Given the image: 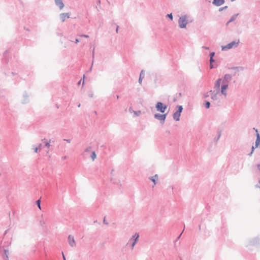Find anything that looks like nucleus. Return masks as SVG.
I'll return each mask as SVG.
<instances>
[{
    "instance_id": "nucleus-1",
    "label": "nucleus",
    "mask_w": 260,
    "mask_h": 260,
    "mask_svg": "<svg viewBox=\"0 0 260 260\" xmlns=\"http://www.w3.org/2000/svg\"><path fill=\"white\" fill-rule=\"evenodd\" d=\"M188 16L187 15H182L178 19V25L181 28H184L186 27L188 23L187 19Z\"/></svg>"
},
{
    "instance_id": "nucleus-2",
    "label": "nucleus",
    "mask_w": 260,
    "mask_h": 260,
    "mask_svg": "<svg viewBox=\"0 0 260 260\" xmlns=\"http://www.w3.org/2000/svg\"><path fill=\"white\" fill-rule=\"evenodd\" d=\"M155 108L157 111L164 113L167 109V106L162 102H158L155 105Z\"/></svg>"
},
{
    "instance_id": "nucleus-3",
    "label": "nucleus",
    "mask_w": 260,
    "mask_h": 260,
    "mask_svg": "<svg viewBox=\"0 0 260 260\" xmlns=\"http://www.w3.org/2000/svg\"><path fill=\"white\" fill-rule=\"evenodd\" d=\"M236 74V72L232 74H226L224 75L223 79H222V82L223 84H228L229 82H230L232 80L233 76H235Z\"/></svg>"
},
{
    "instance_id": "nucleus-4",
    "label": "nucleus",
    "mask_w": 260,
    "mask_h": 260,
    "mask_svg": "<svg viewBox=\"0 0 260 260\" xmlns=\"http://www.w3.org/2000/svg\"><path fill=\"white\" fill-rule=\"evenodd\" d=\"M167 115V113L163 114H161L159 113H156L154 115V117L155 119L159 120L161 124H164L165 121V120L166 119Z\"/></svg>"
},
{
    "instance_id": "nucleus-5",
    "label": "nucleus",
    "mask_w": 260,
    "mask_h": 260,
    "mask_svg": "<svg viewBox=\"0 0 260 260\" xmlns=\"http://www.w3.org/2000/svg\"><path fill=\"white\" fill-rule=\"evenodd\" d=\"M239 42V41H238V42H236V41H233L231 43L227 44L226 45L222 46V50H228V49H231L234 47H237Z\"/></svg>"
},
{
    "instance_id": "nucleus-6",
    "label": "nucleus",
    "mask_w": 260,
    "mask_h": 260,
    "mask_svg": "<svg viewBox=\"0 0 260 260\" xmlns=\"http://www.w3.org/2000/svg\"><path fill=\"white\" fill-rule=\"evenodd\" d=\"M139 238V234L137 233H136L132 238L129 240L128 243L131 241H133L131 244L132 249H133L134 246H135L136 243L138 241Z\"/></svg>"
},
{
    "instance_id": "nucleus-7",
    "label": "nucleus",
    "mask_w": 260,
    "mask_h": 260,
    "mask_svg": "<svg viewBox=\"0 0 260 260\" xmlns=\"http://www.w3.org/2000/svg\"><path fill=\"white\" fill-rule=\"evenodd\" d=\"M0 253H1L4 260H9V252L8 249H3L2 247H0Z\"/></svg>"
},
{
    "instance_id": "nucleus-8",
    "label": "nucleus",
    "mask_w": 260,
    "mask_h": 260,
    "mask_svg": "<svg viewBox=\"0 0 260 260\" xmlns=\"http://www.w3.org/2000/svg\"><path fill=\"white\" fill-rule=\"evenodd\" d=\"M115 171L114 169L111 170L110 172V175H111V181L114 184H118V182H119V180H117L114 178V177L115 176Z\"/></svg>"
},
{
    "instance_id": "nucleus-9",
    "label": "nucleus",
    "mask_w": 260,
    "mask_h": 260,
    "mask_svg": "<svg viewBox=\"0 0 260 260\" xmlns=\"http://www.w3.org/2000/svg\"><path fill=\"white\" fill-rule=\"evenodd\" d=\"M60 19L61 22H64L66 19L70 18V14L69 13H63L59 15Z\"/></svg>"
},
{
    "instance_id": "nucleus-10",
    "label": "nucleus",
    "mask_w": 260,
    "mask_h": 260,
    "mask_svg": "<svg viewBox=\"0 0 260 260\" xmlns=\"http://www.w3.org/2000/svg\"><path fill=\"white\" fill-rule=\"evenodd\" d=\"M228 88V84H222L221 87V93L222 94L224 95L225 96L227 95V92L226 90Z\"/></svg>"
},
{
    "instance_id": "nucleus-11",
    "label": "nucleus",
    "mask_w": 260,
    "mask_h": 260,
    "mask_svg": "<svg viewBox=\"0 0 260 260\" xmlns=\"http://www.w3.org/2000/svg\"><path fill=\"white\" fill-rule=\"evenodd\" d=\"M68 240L69 243L71 247H73L75 246V242L74 237L71 235H69L68 236Z\"/></svg>"
},
{
    "instance_id": "nucleus-12",
    "label": "nucleus",
    "mask_w": 260,
    "mask_h": 260,
    "mask_svg": "<svg viewBox=\"0 0 260 260\" xmlns=\"http://www.w3.org/2000/svg\"><path fill=\"white\" fill-rule=\"evenodd\" d=\"M221 81V78H219L216 81L214 85V88L216 89V91H219L220 83Z\"/></svg>"
},
{
    "instance_id": "nucleus-13",
    "label": "nucleus",
    "mask_w": 260,
    "mask_h": 260,
    "mask_svg": "<svg viewBox=\"0 0 260 260\" xmlns=\"http://www.w3.org/2000/svg\"><path fill=\"white\" fill-rule=\"evenodd\" d=\"M55 3L56 6L59 7L60 10H61L64 7V4L63 3L62 0H55Z\"/></svg>"
},
{
    "instance_id": "nucleus-14",
    "label": "nucleus",
    "mask_w": 260,
    "mask_h": 260,
    "mask_svg": "<svg viewBox=\"0 0 260 260\" xmlns=\"http://www.w3.org/2000/svg\"><path fill=\"white\" fill-rule=\"evenodd\" d=\"M224 0H213L212 4L216 6H220L224 3Z\"/></svg>"
},
{
    "instance_id": "nucleus-15",
    "label": "nucleus",
    "mask_w": 260,
    "mask_h": 260,
    "mask_svg": "<svg viewBox=\"0 0 260 260\" xmlns=\"http://www.w3.org/2000/svg\"><path fill=\"white\" fill-rule=\"evenodd\" d=\"M181 113L179 112H178L176 111L174 113L173 115V117L174 120L176 121H179L180 120V116Z\"/></svg>"
},
{
    "instance_id": "nucleus-16",
    "label": "nucleus",
    "mask_w": 260,
    "mask_h": 260,
    "mask_svg": "<svg viewBox=\"0 0 260 260\" xmlns=\"http://www.w3.org/2000/svg\"><path fill=\"white\" fill-rule=\"evenodd\" d=\"M149 180H150L151 181H152L154 183V185L156 184V181L158 179V176L157 174H155L153 176H151L149 178Z\"/></svg>"
},
{
    "instance_id": "nucleus-17",
    "label": "nucleus",
    "mask_w": 260,
    "mask_h": 260,
    "mask_svg": "<svg viewBox=\"0 0 260 260\" xmlns=\"http://www.w3.org/2000/svg\"><path fill=\"white\" fill-rule=\"evenodd\" d=\"M218 92L219 91H216V92L212 91L211 98L213 100L216 101L218 99L217 94L218 93Z\"/></svg>"
},
{
    "instance_id": "nucleus-18",
    "label": "nucleus",
    "mask_w": 260,
    "mask_h": 260,
    "mask_svg": "<svg viewBox=\"0 0 260 260\" xmlns=\"http://www.w3.org/2000/svg\"><path fill=\"white\" fill-rule=\"evenodd\" d=\"M23 99H24L22 101V103L27 104L29 102L28 95L26 93L23 94Z\"/></svg>"
},
{
    "instance_id": "nucleus-19",
    "label": "nucleus",
    "mask_w": 260,
    "mask_h": 260,
    "mask_svg": "<svg viewBox=\"0 0 260 260\" xmlns=\"http://www.w3.org/2000/svg\"><path fill=\"white\" fill-rule=\"evenodd\" d=\"M144 77H145L144 71L143 70H142L141 71V73H140V74L139 79V80H138V82H139V83L140 84L142 83V80L144 78Z\"/></svg>"
},
{
    "instance_id": "nucleus-20",
    "label": "nucleus",
    "mask_w": 260,
    "mask_h": 260,
    "mask_svg": "<svg viewBox=\"0 0 260 260\" xmlns=\"http://www.w3.org/2000/svg\"><path fill=\"white\" fill-rule=\"evenodd\" d=\"M260 143V135L259 133H257L256 134V139L255 141V147H257Z\"/></svg>"
},
{
    "instance_id": "nucleus-21",
    "label": "nucleus",
    "mask_w": 260,
    "mask_h": 260,
    "mask_svg": "<svg viewBox=\"0 0 260 260\" xmlns=\"http://www.w3.org/2000/svg\"><path fill=\"white\" fill-rule=\"evenodd\" d=\"M238 15H239L238 13L233 15L231 17L230 19L229 20V22H232L234 21L236 19V18H237V16H238Z\"/></svg>"
},
{
    "instance_id": "nucleus-22",
    "label": "nucleus",
    "mask_w": 260,
    "mask_h": 260,
    "mask_svg": "<svg viewBox=\"0 0 260 260\" xmlns=\"http://www.w3.org/2000/svg\"><path fill=\"white\" fill-rule=\"evenodd\" d=\"M91 152V147L88 146L84 150V152L83 153V155H84L85 153L86 152Z\"/></svg>"
},
{
    "instance_id": "nucleus-23",
    "label": "nucleus",
    "mask_w": 260,
    "mask_h": 260,
    "mask_svg": "<svg viewBox=\"0 0 260 260\" xmlns=\"http://www.w3.org/2000/svg\"><path fill=\"white\" fill-rule=\"evenodd\" d=\"M258 241H259V238H255L252 241H250V243H251V244H252V245H255L256 243H257Z\"/></svg>"
},
{
    "instance_id": "nucleus-24",
    "label": "nucleus",
    "mask_w": 260,
    "mask_h": 260,
    "mask_svg": "<svg viewBox=\"0 0 260 260\" xmlns=\"http://www.w3.org/2000/svg\"><path fill=\"white\" fill-rule=\"evenodd\" d=\"M90 156H91V158H92V160L94 161V159L96 157V154L95 152L94 151H92L91 155Z\"/></svg>"
},
{
    "instance_id": "nucleus-25",
    "label": "nucleus",
    "mask_w": 260,
    "mask_h": 260,
    "mask_svg": "<svg viewBox=\"0 0 260 260\" xmlns=\"http://www.w3.org/2000/svg\"><path fill=\"white\" fill-rule=\"evenodd\" d=\"M210 92H212V90H210L209 92H207L205 93L204 94V95H203L204 98H208V97L209 96V95H209V93H210Z\"/></svg>"
},
{
    "instance_id": "nucleus-26",
    "label": "nucleus",
    "mask_w": 260,
    "mask_h": 260,
    "mask_svg": "<svg viewBox=\"0 0 260 260\" xmlns=\"http://www.w3.org/2000/svg\"><path fill=\"white\" fill-rule=\"evenodd\" d=\"M177 108H178V110H177V112L181 113V112H182L183 109L182 106H178Z\"/></svg>"
},
{
    "instance_id": "nucleus-27",
    "label": "nucleus",
    "mask_w": 260,
    "mask_h": 260,
    "mask_svg": "<svg viewBox=\"0 0 260 260\" xmlns=\"http://www.w3.org/2000/svg\"><path fill=\"white\" fill-rule=\"evenodd\" d=\"M101 1L100 0H98L97 2H96V5L97 6H96V9H97V10L99 11V8H101Z\"/></svg>"
},
{
    "instance_id": "nucleus-28",
    "label": "nucleus",
    "mask_w": 260,
    "mask_h": 260,
    "mask_svg": "<svg viewBox=\"0 0 260 260\" xmlns=\"http://www.w3.org/2000/svg\"><path fill=\"white\" fill-rule=\"evenodd\" d=\"M205 106L206 108L209 109L210 107V103L209 101H206L205 103Z\"/></svg>"
},
{
    "instance_id": "nucleus-29",
    "label": "nucleus",
    "mask_w": 260,
    "mask_h": 260,
    "mask_svg": "<svg viewBox=\"0 0 260 260\" xmlns=\"http://www.w3.org/2000/svg\"><path fill=\"white\" fill-rule=\"evenodd\" d=\"M36 204L37 205V206L38 207V208L41 209V200L40 199L39 200H38L37 201H36Z\"/></svg>"
},
{
    "instance_id": "nucleus-30",
    "label": "nucleus",
    "mask_w": 260,
    "mask_h": 260,
    "mask_svg": "<svg viewBox=\"0 0 260 260\" xmlns=\"http://www.w3.org/2000/svg\"><path fill=\"white\" fill-rule=\"evenodd\" d=\"M221 132H218V137L216 138H214V141L216 142H217L218 140L219 139L220 137H221Z\"/></svg>"
},
{
    "instance_id": "nucleus-31",
    "label": "nucleus",
    "mask_w": 260,
    "mask_h": 260,
    "mask_svg": "<svg viewBox=\"0 0 260 260\" xmlns=\"http://www.w3.org/2000/svg\"><path fill=\"white\" fill-rule=\"evenodd\" d=\"M240 68V67H232L231 68V69L235 70L236 72H239Z\"/></svg>"
},
{
    "instance_id": "nucleus-32",
    "label": "nucleus",
    "mask_w": 260,
    "mask_h": 260,
    "mask_svg": "<svg viewBox=\"0 0 260 260\" xmlns=\"http://www.w3.org/2000/svg\"><path fill=\"white\" fill-rule=\"evenodd\" d=\"M134 113L136 116H138L140 115L141 112V111H134Z\"/></svg>"
},
{
    "instance_id": "nucleus-33",
    "label": "nucleus",
    "mask_w": 260,
    "mask_h": 260,
    "mask_svg": "<svg viewBox=\"0 0 260 260\" xmlns=\"http://www.w3.org/2000/svg\"><path fill=\"white\" fill-rule=\"evenodd\" d=\"M167 17L169 18L171 20H172L173 19V17L172 13L167 14Z\"/></svg>"
},
{
    "instance_id": "nucleus-34",
    "label": "nucleus",
    "mask_w": 260,
    "mask_h": 260,
    "mask_svg": "<svg viewBox=\"0 0 260 260\" xmlns=\"http://www.w3.org/2000/svg\"><path fill=\"white\" fill-rule=\"evenodd\" d=\"M215 52H212L210 53V58H213L214 56L215 55Z\"/></svg>"
},
{
    "instance_id": "nucleus-35",
    "label": "nucleus",
    "mask_w": 260,
    "mask_h": 260,
    "mask_svg": "<svg viewBox=\"0 0 260 260\" xmlns=\"http://www.w3.org/2000/svg\"><path fill=\"white\" fill-rule=\"evenodd\" d=\"M255 147L254 146H252L251 148V152L248 154L249 156H251L252 154L253 153V152L254 150Z\"/></svg>"
},
{
    "instance_id": "nucleus-36",
    "label": "nucleus",
    "mask_w": 260,
    "mask_h": 260,
    "mask_svg": "<svg viewBox=\"0 0 260 260\" xmlns=\"http://www.w3.org/2000/svg\"><path fill=\"white\" fill-rule=\"evenodd\" d=\"M210 63L211 64V63H213L214 62H215V60L213 58H210Z\"/></svg>"
},
{
    "instance_id": "nucleus-37",
    "label": "nucleus",
    "mask_w": 260,
    "mask_h": 260,
    "mask_svg": "<svg viewBox=\"0 0 260 260\" xmlns=\"http://www.w3.org/2000/svg\"><path fill=\"white\" fill-rule=\"evenodd\" d=\"M88 96H89V97H90V98H92V97H93V92H91V91H90V92H89V93H88Z\"/></svg>"
},
{
    "instance_id": "nucleus-38",
    "label": "nucleus",
    "mask_w": 260,
    "mask_h": 260,
    "mask_svg": "<svg viewBox=\"0 0 260 260\" xmlns=\"http://www.w3.org/2000/svg\"><path fill=\"white\" fill-rule=\"evenodd\" d=\"M45 146L47 147H49V146H50V142H45Z\"/></svg>"
},
{
    "instance_id": "nucleus-39",
    "label": "nucleus",
    "mask_w": 260,
    "mask_h": 260,
    "mask_svg": "<svg viewBox=\"0 0 260 260\" xmlns=\"http://www.w3.org/2000/svg\"><path fill=\"white\" fill-rule=\"evenodd\" d=\"M80 36L82 37H84V38H89V36H88L87 35H80Z\"/></svg>"
},
{
    "instance_id": "nucleus-40",
    "label": "nucleus",
    "mask_w": 260,
    "mask_h": 260,
    "mask_svg": "<svg viewBox=\"0 0 260 260\" xmlns=\"http://www.w3.org/2000/svg\"><path fill=\"white\" fill-rule=\"evenodd\" d=\"M33 149H34V150L35 152H36V153H37V152H38V149H39V148H38L37 147H34V148H33Z\"/></svg>"
},
{
    "instance_id": "nucleus-41",
    "label": "nucleus",
    "mask_w": 260,
    "mask_h": 260,
    "mask_svg": "<svg viewBox=\"0 0 260 260\" xmlns=\"http://www.w3.org/2000/svg\"><path fill=\"white\" fill-rule=\"evenodd\" d=\"M227 8H228V6H225L224 7L221 8L219 9V11H221L223 10L226 9Z\"/></svg>"
},
{
    "instance_id": "nucleus-42",
    "label": "nucleus",
    "mask_w": 260,
    "mask_h": 260,
    "mask_svg": "<svg viewBox=\"0 0 260 260\" xmlns=\"http://www.w3.org/2000/svg\"><path fill=\"white\" fill-rule=\"evenodd\" d=\"M94 56V48H93V49L92 50V60H93Z\"/></svg>"
},
{
    "instance_id": "nucleus-43",
    "label": "nucleus",
    "mask_w": 260,
    "mask_h": 260,
    "mask_svg": "<svg viewBox=\"0 0 260 260\" xmlns=\"http://www.w3.org/2000/svg\"><path fill=\"white\" fill-rule=\"evenodd\" d=\"M7 54H8V51H6L4 53V56L5 57H7Z\"/></svg>"
},
{
    "instance_id": "nucleus-44",
    "label": "nucleus",
    "mask_w": 260,
    "mask_h": 260,
    "mask_svg": "<svg viewBox=\"0 0 260 260\" xmlns=\"http://www.w3.org/2000/svg\"><path fill=\"white\" fill-rule=\"evenodd\" d=\"M93 60H92V61L91 66V67L90 68V69H89V72L91 71V70H92V66H93Z\"/></svg>"
},
{
    "instance_id": "nucleus-45",
    "label": "nucleus",
    "mask_w": 260,
    "mask_h": 260,
    "mask_svg": "<svg viewBox=\"0 0 260 260\" xmlns=\"http://www.w3.org/2000/svg\"><path fill=\"white\" fill-rule=\"evenodd\" d=\"M214 68V66H213V63H211V64H210V68L211 69H213Z\"/></svg>"
},
{
    "instance_id": "nucleus-46",
    "label": "nucleus",
    "mask_w": 260,
    "mask_h": 260,
    "mask_svg": "<svg viewBox=\"0 0 260 260\" xmlns=\"http://www.w3.org/2000/svg\"><path fill=\"white\" fill-rule=\"evenodd\" d=\"M202 48L205 49L206 50H209V47H207V46H203Z\"/></svg>"
},
{
    "instance_id": "nucleus-47",
    "label": "nucleus",
    "mask_w": 260,
    "mask_h": 260,
    "mask_svg": "<svg viewBox=\"0 0 260 260\" xmlns=\"http://www.w3.org/2000/svg\"><path fill=\"white\" fill-rule=\"evenodd\" d=\"M63 140L67 141L68 143H70L71 142V140L70 139H63Z\"/></svg>"
},
{
    "instance_id": "nucleus-48",
    "label": "nucleus",
    "mask_w": 260,
    "mask_h": 260,
    "mask_svg": "<svg viewBox=\"0 0 260 260\" xmlns=\"http://www.w3.org/2000/svg\"><path fill=\"white\" fill-rule=\"evenodd\" d=\"M103 222L106 224H108V223L106 221V219H105V218L104 219V220H103Z\"/></svg>"
},
{
    "instance_id": "nucleus-49",
    "label": "nucleus",
    "mask_w": 260,
    "mask_h": 260,
    "mask_svg": "<svg viewBox=\"0 0 260 260\" xmlns=\"http://www.w3.org/2000/svg\"><path fill=\"white\" fill-rule=\"evenodd\" d=\"M75 42V43L77 44L79 42V40L78 39H76Z\"/></svg>"
},
{
    "instance_id": "nucleus-50",
    "label": "nucleus",
    "mask_w": 260,
    "mask_h": 260,
    "mask_svg": "<svg viewBox=\"0 0 260 260\" xmlns=\"http://www.w3.org/2000/svg\"><path fill=\"white\" fill-rule=\"evenodd\" d=\"M42 144H40L38 146V147H37L38 148H39V149H41V148H42Z\"/></svg>"
},
{
    "instance_id": "nucleus-51",
    "label": "nucleus",
    "mask_w": 260,
    "mask_h": 260,
    "mask_svg": "<svg viewBox=\"0 0 260 260\" xmlns=\"http://www.w3.org/2000/svg\"><path fill=\"white\" fill-rule=\"evenodd\" d=\"M40 223L41 225H43L45 224V222L43 221V220H41L40 221Z\"/></svg>"
},
{
    "instance_id": "nucleus-52",
    "label": "nucleus",
    "mask_w": 260,
    "mask_h": 260,
    "mask_svg": "<svg viewBox=\"0 0 260 260\" xmlns=\"http://www.w3.org/2000/svg\"><path fill=\"white\" fill-rule=\"evenodd\" d=\"M62 257H63V260H66V258L64 255L63 252H62Z\"/></svg>"
},
{
    "instance_id": "nucleus-53",
    "label": "nucleus",
    "mask_w": 260,
    "mask_h": 260,
    "mask_svg": "<svg viewBox=\"0 0 260 260\" xmlns=\"http://www.w3.org/2000/svg\"><path fill=\"white\" fill-rule=\"evenodd\" d=\"M119 26L117 25L116 27V32L117 33L118 31Z\"/></svg>"
},
{
    "instance_id": "nucleus-54",
    "label": "nucleus",
    "mask_w": 260,
    "mask_h": 260,
    "mask_svg": "<svg viewBox=\"0 0 260 260\" xmlns=\"http://www.w3.org/2000/svg\"><path fill=\"white\" fill-rule=\"evenodd\" d=\"M66 158H67V156H63V157H62V158H61V159H62V160H64V159H66Z\"/></svg>"
},
{
    "instance_id": "nucleus-55",
    "label": "nucleus",
    "mask_w": 260,
    "mask_h": 260,
    "mask_svg": "<svg viewBox=\"0 0 260 260\" xmlns=\"http://www.w3.org/2000/svg\"><path fill=\"white\" fill-rule=\"evenodd\" d=\"M169 189H170L171 190V191H173L174 188H173V186H171L170 187Z\"/></svg>"
},
{
    "instance_id": "nucleus-56",
    "label": "nucleus",
    "mask_w": 260,
    "mask_h": 260,
    "mask_svg": "<svg viewBox=\"0 0 260 260\" xmlns=\"http://www.w3.org/2000/svg\"><path fill=\"white\" fill-rule=\"evenodd\" d=\"M8 231H9V230H7L5 232V233H4V235H6L7 234V233H8Z\"/></svg>"
},
{
    "instance_id": "nucleus-57",
    "label": "nucleus",
    "mask_w": 260,
    "mask_h": 260,
    "mask_svg": "<svg viewBox=\"0 0 260 260\" xmlns=\"http://www.w3.org/2000/svg\"><path fill=\"white\" fill-rule=\"evenodd\" d=\"M253 129L255 131V132L257 133H258V130L257 129H256L255 128H253Z\"/></svg>"
},
{
    "instance_id": "nucleus-58",
    "label": "nucleus",
    "mask_w": 260,
    "mask_h": 260,
    "mask_svg": "<svg viewBox=\"0 0 260 260\" xmlns=\"http://www.w3.org/2000/svg\"><path fill=\"white\" fill-rule=\"evenodd\" d=\"M81 81H82V79H81V80L78 82V85L80 84H81Z\"/></svg>"
},
{
    "instance_id": "nucleus-59",
    "label": "nucleus",
    "mask_w": 260,
    "mask_h": 260,
    "mask_svg": "<svg viewBox=\"0 0 260 260\" xmlns=\"http://www.w3.org/2000/svg\"><path fill=\"white\" fill-rule=\"evenodd\" d=\"M230 22H229V21L226 23V26H228Z\"/></svg>"
},
{
    "instance_id": "nucleus-60",
    "label": "nucleus",
    "mask_w": 260,
    "mask_h": 260,
    "mask_svg": "<svg viewBox=\"0 0 260 260\" xmlns=\"http://www.w3.org/2000/svg\"><path fill=\"white\" fill-rule=\"evenodd\" d=\"M12 74L13 76H14V75H16V74H15V73H14V72H12Z\"/></svg>"
},
{
    "instance_id": "nucleus-61",
    "label": "nucleus",
    "mask_w": 260,
    "mask_h": 260,
    "mask_svg": "<svg viewBox=\"0 0 260 260\" xmlns=\"http://www.w3.org/2000/svg\"><path fill=\"white\" fill-rule=\"evenodd\" d=\"M119 96L118 95H116V98H117V99H119Z\"/></svg>"
},
{
    "instance_id": "nucleus-62",
    "label": "nucleus",
    "mask_w": 260,
    "mask_h": 260,
    "mask_svg": "<svg viewBox=\"0 0 260 260\" xmlns=\"http://www.w3.org/2000/svg\"><path fill=\"white\" fill-rule=\"evenodd\" d=\"M181 234H181L178 236V239L180 238V236H181Z\"/></svg>"
},
{
    "instance_id": "nucleus-63",
    "label": "nucleus",
    "mask_w": 260,
    "mask_h": 260,
    "mask_svg": "<svg viewBox=\"0 0 260 260\" xmlns=\"http://www.w3.org/2000/svg\"><path fill=\"white\" fill-rule=\"evenodd\" d=\"M80 106H81L80 104H78V107H80Z\"/></svg>"
},
{
    "instance_id": "nucleus-64",
    "label": "nucleus",
    "mask_w": 260,
    "mask_h": 260,
    "mask_svg": "<svg viewBox=\"0 0 260 260\" xmlns=\"http://www.w3.org/2000/svg\"><path fill=\"white\" fill-rule=\"evenodd\" d=\"M84 84V80H83V82H82V85H83Z\"/></svg>"
}]
</instances>
